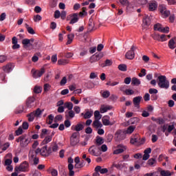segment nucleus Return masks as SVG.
<instances>
[{
    "label": "nucleus",
    "mask_w": 176,
    "mask_h": 176,
    "mask_svg": "<svg viewBox=\"0 0 176 176\" xmlns=\"http://www.w3.org/2000/svg\"><path fill=\"white\" fill-rule=\"evenodd\" d=\"M157 83L160 89H164L167 90L170 87V81L167 80L166 76H160L157 77Z\"/></svg>",
    "instance_id": "f257e3e1"
},
{
    "label": "nucleus",
    "mask_w": 176,
    "mask_h": 176,
    "mask_svg": "<svg viewBox=\"0 0 176 176\" xmlns=\"http://www.w3.org/2000/svg\"><path fill=\"white\" fill-rule=\"evenodd\" d=\"M130 142L132 144V145L140 146V145H142L144 142H145V140L144 139L141 140L140 135L135 134L131 138Z\"/></svg>",
    "instance_id": "f03ea898"
},
{
    "label": "nucleus",
    "mask_w": 176,
    "mask_h": 176,
    "mask_svg": "<svg viewBox=\"0 0 176 176\" xmlns=\"http://www.w3.org/2000/svg\"><path fill=\"white\" fill-rule=\"evenodd\" d=\"M28 167H30V164H28V162L24 161L19 166L15 167L14 171H16V173H19L20 171H21L22 173H25L28 171Z\"/></svg>",
    "instance_id": "7ed1b4c3"
},
{
    "label": "nucleus",
    "mask_w": 176,
    "mask_h": 176,
    "mask_svg": "<svg viewBox=\"0 0 176 176\" xmlns=\"http://www.w3.org/2000/svg\"><path fill=\"white\" fill-rule=\"evenodd\" d=\"M79 135V132H74L70 138V144L72 146H75L79 144V138H78Z\"/></svg>",
    "instance_id": "20e7f679"
},
{
    "label": "nucleus",
    "mask_w": 176,
    "mask_h": 176,
    "mask_svg": "<svg viewBox=\"0 0 176 176\" xmlns=\"http://www.w3.org/2000/svg\"><path fill=\"white\" fill-rule=\"evenodd\" d=\"M136 50L137 47L134 45H132L131 50L128 51L125 54L126 58L128 60H133L134 57H135V53L134 52H135Z\"/></svg>",
    "instance_id": "39448f33"
},
{
    "label": "nucleus",
    "mask_w": 176,
    "mask_h": 176,
    "mask_svg": "<svg viewBox=\"0 0 176 176\" xmlns=\"http://www.w3.org/2000/svg\"><path fill=\"white\" fill-rule=\"evenodd\" d=\"M88 152L89 155H91L92 156H100V148L96 146L93 145L89 147Z\"/></svg>",
    "instance_id": "423d86ee"
},
{
    "label": "nucleus",
    "mask_w": 176,
    "mask_h": 176,
    "mask_svg": "<svg viewBox=\"0 0 176 176\" xmlns=\"http://www.w3.org/2000/svg\"><path fill=\"white\" fill-rule=\"evenodd\" d=\"M23 138H21V142L20 143L21 148H25V146H28V144L31 142V138H27V135H23Z\"/></svg>",
    "instance_id": "0eeeda50"
},
{
    "label": "nucleus",
    "mask_w": 176,
    "mask_h": 176,
    "mask_svg": "<svg viewBox=\"0 0 176 176\" xmlns=\"http://www.w3.org/2000/svg\"><path fill=\"white\" fill-rule=\"evenodd\" d=\"M127 149V147L122 144L117 145V148L113 151V155H120Z\"/></svg>",
    "instance_id": "6e6552de"
},
{
    "label": "nucleus",
    "mask_w": 176,
    "mask_h": 176,
    "mask_svg": "<svg viewBox=\"0 0 176 176\" xmlns=\"http://www.w3.org/2000/svg\"><path fill=\"white\" fill-rule=\"evenodd\" d=\"M159 10L164 17H168L170 16V10H167L166 6L161 5L159 6Z\"/></svg>",
    "instance_id": "1a4fd4ad"
},
{
    "label": "nucleus",
    "mask_w": 176,
    "mask_h": 176,
    "mask_svg": "<svg viewBox=\"0 0 176 176\" xmlns=\"http://www.w3.org/2000/svg\"><path fill=\"white\" fill-rule=\"evenodd\" d=\"M85 129V122H81L78 123L76 125H72V130L74 131H76V133H78V131H82Z\"/></svg>",
    "instance_id": "9d476101"
},
{
    "label": "nucleus",
    "mask_w": 176,
    "mask_h": 176,
    "mask_svg": "<svg viewBox=\"0 0 176 176\" xmlns=\"http://www.w3.org/2000/svg\"><path fill=\"white\" fill-rule=\"evenodd\" d=\"M102 57H104V54H102V52H100L98 54L96 53L91 56L90 62L96 63V61H100Z\"/></svg>",
    "instance_id": "9b49d317"
},
{
    "label": "nucleus",
    "mask_w": 176,
    "mask_h": 176,
    "mask_svg": "<svg viewBox=\"0 0 176 176\" xmlns=\"http://www.w3.org/2000/svg\"><path fill=\"white\" fill-rule=\"evenodd\" d=\"M43 74H45V68L43 67L40 70H35L32 74V76L36 79L38 78H41Z\"/></svg>",
    "instance_id": "f8f14e48"
},
{
    "label": "nucleus",
    "mask_w": 176,
    "mask_h": 176,
    "mask_svg": "<svg viewBox=\"0 0 176 176\" xmlns=\"http://www.w3.org/2000/svg\"><path fill=\"white\" fill-rule=\"evenodd\" d=\"M142 100V96H136L133 98V104L135 108H140V104H141V101Z\"/></svg>",
    "instance_id": "ddd939ff"
},
{
    "label": "nucleus",
    "mask_w": 176,
    "mask_h": 176,
    "mask_svg": "<svg viewBox=\"0 0 176 176\" xmlns=\"http://www.w3.org/2000/svg\"><path fill=\"white\" fill-rule=\"evenodd\" d=\"M116 137L118 141H122V140H124V138H126V134H124V132L121 130H118L116 133Z\"/></svg>",
    "instance_id": "4468645a"
},
{
    "label": "nucleus",
    "mask_w": 176,
    "mask_h": 176,
    "mask_svg": "<svg viewBox=\"0 0 176 176\" xmlns=\"http://www.w3.org/2000/svg\"><path fill=\"white\" fill-rule=\"evenodd\" d=\"M34 102H35V97L30 96L26 100V107L28 108H32L34 107Z\"/></svg>",
    "instance_id": "2eb2a0df"
},
{
    "label": "nucleus",
    "mask_w": 176,
    "mask_h": 176,
    "mask_svg": "<svg viewBox=\"0 0 176 176\" xmlns=\"http://www.w3.org/2000/svg\"><path fill=\"white\" fill-rule=\"evenodd\" d=\"M78 13H74L72 15H69V17H72L69 24H75V23H78V21H79V17H78Z\"/></svg>",
    "instance_id": "dca6fc26"
},
{
    "label": "nucleus",
    "mask_w": 176,
    "mask_h": 176,
    "mask_svg": "<svg viewBox=\"0 0 176 176\" xmlns=\"http://www.w3.org/2000/svg\"><path fill=\"white\" fill-rule=\"evenodd\" d=\"M102 122L104 124V126H113L115 124V121L111 122L109 121V118L104 117L102 119Z\"/></svg>",
    "instance_id": "f3484780"
},
{
    "label": "nucleus",
    "mask_w": 176,
    "mask_h": 176,
    "mask_svg": "<svg viewBox=\"0 0 176 176\" xmlns=\"http://www.w3.org/2000/svg\"><path fill=\"white\" fill-rule=\"evenodd\" d=\"M111 109H112V107L109 105L105 106L102 104L100 107V113H105V112H108V111H111Z\"/></svg>",
    "instance_id": "a211bd4d"
},
{
    "label": "nucleus",
    "mask_w": 176,
    "mask_h": 176,
    "mask_svg": "<svg viewBox=\"0 0 176 176\" xmlns=\"http://www.w3.org/2000/svg\"><path fill=\"white\" fill-rule=\"evenodd\" d=\"M66 119H74L75 118V111L73 110H69V111L65 112Z\"/></svg>",
    "instance_id": "6ab92c4d"
},
{
    "label": "nucleus",
    "mask_w": 176,
    "mask_h": 176,
    "mask_svg": "<svg viewBox=\"0 0 176 176\" xmlns=\"http://www.w3.org/2000/svg\"><path fill=\"white\" fill-rule=\"evenodd\" d=\"M168 46L169 49L174 50V48L176 47V37L171 38L168 41Z\"/></svg>",
    "instance_id": "aec40b11"
},
{
    "label": "nucleus",
    "mask_w": 176,
    "mask_h": 176,
    "mask_svg": "<svg viewBox=\"0 0 176 176\" xmlns=\"http://www.w3.org/2000/svg\"><path fill=\"white\" fill-rule=\"evenodd\" d=\"M95 171H99L100 174H107V173H108V168H102L100 166H97L95 168Z\"/></svg>",
    "instance_id": "412c9836"
},
{
    "label": "nucleus",
    "mask_w": 176,
    "mask_h": 176,
    "mask_svg": "<svg viewBox=\"0 0 176 176\" xmlns=\"http://www.w3.org/2000/svg\"><path fill=\"white\" fill-rule=\"evenodd\" d=\"M92 126L95 129H101V127H102V124L100 122V120H95L93 122Z\"/></svg>",
    "instance_id": "4be33fe9"
},
{
    "label": "nucleus",
    "mask_w": 176,
    "mask_h": 176,
    "mask_svg": "<svg viewBox=\"0 0 176 176\" xmlns=\"http://www.w3.org/2000/svg\"><path fill=\"white\" fill-rule=\"evenodd\" d=\"M12 67H13V65H12V63H8L6 66L3 67V70L4 71V72L9 74V72H10V71H12Z\"/></svg>",
    "instance_id": "5701e85b"
},
{
    "label": "nucleus",
    "mask_w": 176,
    "mask_h": 176,
    "mask_svg": "<svg viewBox=\"0 0 176 176\" xmlns=\"http://www.w3.org/2000/svg\"><path fill=\"white\" fill-rule=\"evenodd\" d=\"M41 156H43L44 157H47L49 156V154L47 153V146L45 145L41 148Z\"/></svg>",
    "instance_id": "b1692460"
},
{
    "label": "nucleus",
    "mask_w": 176,
    "mask_h": 176,
    "mask_svg": "<svg viewBox=\"0 0 176 176\" xmlns=\"http://www.w3.org/2000/svg\"><path fill=\"white\" fill-rule=\"evenodd\" d=\"M88 25V30L89 31V32H91V31L94 30V22L93 21V19H89Z\"/></svg>",
    "instance_id": "393cba45"
},
{
    "label": "nucleus",
    "mask_w": 176,
    "mask_h": 176,
    "mask_svg": "<svg viewBox=\"0 0 176 176\" xmlns=\"http://www.w3.org/2000/svg\"><path fill=\"white\" fill-rule=\"evenodd\" d=\"M157 8V5L156 4L155 2H152L149 3L148 10H150V12H153L154 10H156Z\"/></svg>",
    "instance_id": "a878e982"
},
{
    "label": "nucleus",
    "mask_w": 176,
    "mask_h": 176,
    "mask_svg": "<svg viewBox=\"0 0 176 176\" xmlns=\"http://www.w3.org/2000/svg\"><path fill=\"white\" fill-rule=\"evenodd\" d=\"M131 84L133 85L134 86H140V85H141V80H140V79L133 77L132 78L131 80Z\"/></svg>",
    "instance_id": "bb28decb"
},
{
    "label": "nucleus",
    "mask_w": 176,
    "mask_h": 176,
    "mask_svg": "<svg viewBox=\"0 0 176 176\" xmlns=\"http://www.w3.org/2000/svg\"><path fill=\"white\" fill-rule=\"evenodd\" d=\"M104 144V139L100 136L96 137V144L97 146H100V145H102Z\"/></svg>",
    "instance_id": "cd10ccee"
},
{
    "label": "nucleus",
    "mask_w": 176,
    "mask_h": 176,
    "mask_svg": "<svg viewBox=\"0 0 176 176\" xmlns=\"http://www.w3.org/2000/svg\"><path fill=\"white\" fill-rule=\"evenodd\" d=\"M174 174V172H170L169 170H162L160 171V175L162 176H171Z\"/></svg>",
    "instance_id": "c85d7f7f"
},
{
    "label": "nucleus",
    "mask_w": 176,
    "mask_h": 176,
    "mask_svg": "<svg viewBox=\"0 0 176 176\" xmlns=\"http://www.w3.org/2000/svg\"><path fill=\"white\" fill-rule=\"evenodd\" d=\"M52 135H48L45 138V139L41 142V145H46L47 144H49L52 141Z\"/></svg>",
    "instance_id": "c756f323"
},
{
    "label": "nucleus",
    "mask_w": 176,
    "mask_h": 176,
    "mask_svg": "<svg viewBox=\"0 0 176 176\" xmlns=\"http://www.w3.org/2000/svg\"><path fill=\"white\" fill-rule=\"evenodd\" d=\"M152 120H153L154 122H156L158 124H164L165 123V120L164 119L162 118H152Z\"/></svg>",
    "instance_id": "7c9ffc66"
},
{
    "label": "nucleus",
    "mask_w": 176,
    "mask_h": 176,
    "mask_svg": "<svg viewBox=\"0 0 176 176\" xmlns=\"http://www.w3.org/2000/svg\"><path fill=\"white\" fill-rule=\"evenodd\" d=\"M74 38H75V34H70L67 35V45H71L72 43V41H74Z\"/></svg>",
    "instance_id": "2f4dec72"
},
{
    "label": "nucleus",
    "mask_w": 176,
    "mask_h": 176,
    "mask_svg": "<svg viewBox=\"0 0 176 176\" xmlns=\"http://www.w3.org/2000/svg\"><path fill=\"white\" fill-rule=\"evenodd\" d=\"M143 24H144V25H151V19H149V16H146L143 18Z\"/></svg>",
    "instance_id": "473e14b6"
},
{
    "label": "nucleus",
    "mask_w": 176,
    "mask_h": 176,
    "mask_svg": "<svg viewBox=\"0 0 176 176\" xmlns=\"http://www.w3.org/2000/svg\"><path fill=\"white\" fill-rule=\"evenodd\" d=\"M64 107L67 108L69 111H71L74 108V104L71 102H67L64 104Z\"/></svg>",
    "instance_id": "72a5a7b5"
},
{
    "label": "nucleus",
    "mask_w": 176,
    "mask_h": 176,
    "mask_svg": "<svg viewBox=\"0 0 176 176\" xmlns=\"http://www.w3.org/2000/svg\"><path fill=\"white\" fill-rule=\"evenodd\" d=\"M68 63H69V60H68L67 59H59L58 60V65H67Z\"/></svg>",
    "instance_id": "f704fd0d"
},
{
    "label": "nucleus",
    "mask_w": 176,
    "mask_h": 176,
    "mask_svg": "<svg viewBox=\"0 0 176 176\" xmlns=\"http://www.w3.org/2000/svg\"><path fill=\"white\" fill-rule=\"evenodd\" d=\"M147 164L151 166H155V164H156V159L155 158H151L148 160Z\"/></svg>",
    "instance_id": "c9c22d12"
},
{
    "label": "nucleus",
    "mask_w": 176,
    "mask_h": 176,
    "mask_svg": "<svg viewBox=\"0 0 176 176\" xmlns=\"http://www.w3.org/2000/svg\"><path fill=\"white\" fill-rule=\"evenodd\" d=\"M27 118L28 119V122H34V119H35V114H34V112H32L27 115Z\"/></svg>",
    "instance_id": "e433bc0d"
},
{
    "label": "nucleus",
    "mask_w": 176,
    "mask_h": 176,
    "mask_svg": "<svg viewBox=\"0 0 176 176\" xmlns=\"http://www.w3.org/2000/svg\"><path fill=\"white\" fill-rule=\"evenodd\" d=\"M110 65H112V60L107 59L104 63L101 65V67L104 68V67H110Z\"/></svg>",
    "instance_id": "4c0bfd02"
},
{
    "label": "nucleus",
    "mask_w": 176,
    "mask_h": 176,
    "mask_svg": "<svg viewBox=\"0 0 176 176\" xmlns=\"http://www.w3.org/2000/svg\"><path fill=\"white\" fill-rule=\"evenodd\" d=\"M29 156L32 159V160H34L35 158H36V154L35 153V151L30 150L29 152Z\"/></svg>",
    "instance_id": "58836bf2"
},
{
    "label": "nucleus",
    "mask_w": 176,
    "mask_h": 176,
    "mask_svg": "<svg viewBox=\"0 0 176 176\" xmlns=\"http://www.w3.org/2000/svg\"><path fill=\"white\" fill-rule=\"evenodd\" d=\"M94 117H95V120H100L101 118H102V116L100 114L99 111H95Z\"/></svg>",
    "instance_id": "ea45409f"
},
{
    "label": "nucleus",
    "mask_w": 176,
    "mask_h": 176,
    "mask_svg": "<svg viewBox=\"0 0 176 176\" xmlns=\"http://www.w3.org/2000/svg\"><path fill=\"white\" fill-rule=\"evenodd\" d=\"M24 111V106L21 105L18 107L15 111V113L19 114V113H23V111Z\"/></svg>",
    "instance_id": "a19ab883"
},
{
    "label": "nucleus",
    "mask_w": 176,
    "mask_h": 176,
    "mask_svg": "<svg viewBox=\"0 0 176 176\" xmlns=\"http://www.w3.org/2000/svg\"><path fill=\"white\" fill-rule=\"evenodd\" d=\"M49 134V130L46 129H43L41 131V138H44L45 135H47Z\"/></svg>",
    "instance_id": "79ce46f5"
},
{
    "label": "nucleus",
    "mask_w": 176,
    "mask_h": 176,
    "mask_svg": "<svg viewBox=\"0 0 176 176\" xmlns=\"http://www.w3.org/2000/svg\"><path fill=\"white\" fill-rule=\"evenodd\" d=\"M119 2L122 5V6H126V8L130 6V3H129V1L127 0H119Z\"/></svg>",
    "instance_id": "37998d69"
},
{
    "label": "nucleus",
    "mask_w": 176,
    "mask_h": 176,
    "mask_svg": "<svg viewBox=\"0 0 176 176\" xmlns=\"http://www.w3.org/2000/svg\"><path fill=\"white\" fill-rule=\"evenodd\" d=\"M118 69H120V71H122L123 72L127 71V65H124V64H121L118 65Z\"/></svg>",
    "instance_id": "c03bdc74"
},
{
    "label": "nucleus",
    "mask_w": 176,
    "mask_h": 176,
    "mask_svg": "<svg viewBox=\"0 0 176 176\" xmlns=\"http://www.w3.org/2000/svg\"><path fill=\"white\" fill-rule=\"evenodd\" d=\"M135 2H137L136 6L138 5H146L148 3V0H135Z\"/></svg>",
    "instance_id": "a18cd8bd"
},
{
    "label": "nucleus",
    "mask_w": 176,
    "mask_h": 176,
    "mask_svg": "<svg viewBox=\"0 0 176 176\" xmlns=\"http://www.w3.org/2000/svg\"><path fill=\"white\" fill-rule=\"evenodd\" d=\"M93 116V111H87L84 114V119H90Z\"/></svg>",
    "instance_id": "49530a36"
},
{
    "label": "nucleus",
    "mask_w": 176,
    "mask_h": 176,
    "mask_svg": "<svg viewBox=\"0 0 176 176\" xmlns=\"http://www.w3.org/2000/svg\"><path fill=\"white\" fill-rule=\"evenodd\" d=\"M23 134V127L19 126L18 129L15 131V135L19 136Z\"/></svg>",
    "instance_id": "de8ad7c7"
},
{
    "label": "nucleus",
    "mask_w": 176,
    "mask_h": 176,
    "mask_svg": "<svg viewBox=\"0 0 176 176\" xmlns=\"http://www.w3.org/2000/svg\"><path fill=\"white\" fill-rule=\"evenodd\" d=\"M160 32H163L164 34H168V32H170V28L168 27H166V28H161V30Z\"/></svg>",
    "instance_id": "09e8293b"
},
{
    "label": "nucleus",
    "mask_w": 176,
    "mask_h": 176,
    "mask_svg": "<svg viewBox=\"0 0 176 176\" xmlns=\"http://www.w3.org/2000/svg\"><path fill=\"white\" fill-rule=\"evenodd\" d=\"M162 25L160 23H157L154 25V30L155 31H159L160 32V31L162 30Z\"/></svg>",
    "instance_id": "8fccbe9b"
},
{
    "label": "nucleus",
    "mask_w": 176,
    "mask_h": 176,
    "mask_svg": "<svg viewBox=\"0 0 176 176\" xmlns=\"http://www.w3.org/2000/svg\"><path fill=\"white\" fill-rule=\"evenodd\" d=\"M34 92L36 93V94H39V93H42V87L36 86L34 89Z\"/></svg>",
    "instance_id": "3c124183"
},
{
    "label": "nucleus",
    "mask_w": 176,
    "mask_h": 176,
    "mask_svg": "<svg viewBox=\"0 0 176 176\" xmlns=\"http://www.w3.org/2000/svg\"><path fill=\"white\" fill-rule=\"evenodd\" d=\"M33 20L35 23H38V21H41V20H42V16H41L39 14L35 15Z\"/></svg>",
    "instance_id": "603ef678"
},
{
    "label": "nucleus",
    "mask_w": 176,
    "mask_h": 176,
    "mask_svg": "<svg viewBox=\"0 0 176 176\" xmlns=\"http://www.w3.org/2000/svg\"><path fill=\"white\" fill-rule=\"evenodd\" d=\"M34 112V115L35 117H38L40 115H42V110H41V109H37L35 111H33Z\"/></svg>",
    "instance_id": "864d4df0"
},
{
    "label": "nucleus",
    "mask_w": 176,
    "mask_h": 176,
    "mask_svg": "<svg viewBox=\"0 0 176 176\" xmlns=\"http://www.w3.org/2000/svg\"><path fill=\"white\" fill-rule=\"evenodd\" d=\"M22 43L23 45H24V46H27L28 45H30V46H32V44L30 43V39L28 38H25L22 41Z\"/></svg>",
    "instance_id": "5fc2aeb1"
},
{
    "label": "nucleus",
    "mask_w": 176,
    "mask_h": 176,
    "mask_svg": "<svg viewBox=\"0 0 176 176\" xmlns=\"http://www.w3.org/2000/svg\"><path fill=\"white\" fill-rule=\"evenodd\" d=\"M124 93L126 96H133L134 91L133 89H125Z\"/></svg>",
    "instance_id": "6e6d98bb"
},
{
    "label": "nucleus",
    "mask_w": 176,
    "mask_h": 176,
    "mask_svg": "<svg viewBox=\"0 0 176 176\" xmlns=\"http://www.w3.org/2000/svg\"><path fill=\"white\" fill-rule=\"evenodd\" d=\"M102 97L103 98H108V97H109V96H111V92H109V91H104L102 93Z\"/></svg>",
    "instance_id": "4d7b16f0"
},
{
    "label": "nucleus",
    "mask_w": 176,
    "mask_h": 176,
    "mask_svg": "<svg viewBox=\"0 0 176 176\" xmlns=\"http://www.w3.org/2000/svg\"><path fill=\"white\" fill-rule=\"evenodd\" d=\"M151 37L153 38V39H154V41H158V42H160V35L159 34H151Z\"/></svg>",
    "instance_id": "13d9d810"
},
{
    "label": "nucleus",
    "mask_w": 176,
    "mask_h": 176,
    "mask_svg": "<svg viewBox=\"0 0 176 176\" xmlns=\"http://www.w3.org/2000/svg\"><path fill=\"white\" fill-rule=\"evenodd\" d=\"M57 2H58V0H51L50 1L51 8H56V6H57Z\"/></svg>",
    "instance_id": "bf43d9fd"
},
{
    "label": "nucleus",
    "mask_w": 176,
    "mask_h": 176,
    "mask_svg": "<svg viewBox=\"0 0 176 176\" xmlns=\"http://www.w3.org/2000/svg\"><path fill=\"white\" fill-rule=\"evenodd\" d=\"M159 91H157V89H155V88H151V89H149L148 90V93L150 94H157Z\"/></svg>",
    "instance_id": "052dcab7"
},
{
    "label": "nucleus",
    "mask_w": 176,
    "mask_h": 176,
    "mask_svg": "<svg viewBox=\"0 0 176 176\" xmlns=\"http://www.w3.org/2000/svg\"><path fill=\"white\" fill-rule=\"evenodd\" d=\"M167 36H166L165 34H162L161 36H160V42H166V41H167Z\"/></svg>",
    "instance_id": "680f3d73"
},
{
    "label": "nucleus",
    "mask_w": 176,
    "mask_h": 176,
    "mask_svg": "<svg viewBox=\"0 0 176 176\" xmlns=\"http://www.w3.org/2000/svg\"><path fill=\"white\" fill-rule=\"evenodd\" d=\"M28 127H30V124H28V122H23L22 129H23V130H28Z\"/></svg>",
    "instance_id": "e2e57ef3"
},
{
    "label": "nucleus",
    "mask_w": 176,
    "mask_h": 176,
    "mask_svg": "<svg viewBox=\"0 0 176 176\" xmlns=\"http://www.w3.org/2000/svg\"><path fill=\"white\" fill-rule=\"evenodd\" d=\"M135 129V127H134L133 126H129L127 129V133L129 134H131V133H133V131H134Z\"/></svg>",
    "instance_id": "0e129e2a"
},
{
    "label": "nucleus",
    "mask_w": 176,
    "mask_h": 176,
    "mask_svg": "<svg viewBox=\"0 0 176 176\" xmlns=\"http://www.w3.org/2000/svg\"><path fill=\"white\" fill-rule=\"evenodd\" d=\"M8 60V57L5 55H0V63H5Z\"/></svg>",
    "instance_id": "69168bd1"
},
{
    "label": "nucleus",
    "mask_w": 176,
    "mask_h": 176,
    "mask_svg": "<svg viewBox=\"0 0 176 176\" xmlns=\"http://www.w3.org/2000/svg\"><path fill=\"white\" fill-rule=\"evenodd\" d=\"M61 12L59 10H56L54 12V17L56 19H60Z\"/></svg>",
    "instance_id": "338daca9"
},
{
    "label": "nucleus",
    "mask_w": 176,
    "mask_h": 176,
    "mask_svg": "<svg viewBox=\"0 0 176 176\" xmlns=\"http://www.w3.org/2000/svg\"><path fill=\"white\" fill-rule=\"evenodd\" d=\"M65 126L68 128L71 127V121H69V119H67L65 120Z\"/></svg>",
    "instance_id": "774afa93"
}]
</instances>
